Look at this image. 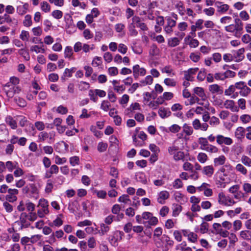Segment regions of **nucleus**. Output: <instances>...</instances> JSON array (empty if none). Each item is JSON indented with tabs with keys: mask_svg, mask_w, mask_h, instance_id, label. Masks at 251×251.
Wrapping results in <instances>:
<instances>
[{
	"mask_svg": "<svg viewBox=\"0 0 251 251\" xmlns=\"http://www.w3.org/2000/svg\"><path fill=\"white\" fill-rule=\"evenodd\" d=\"M41 8L42 11L47 13L50 11V6L47 1H43L41 3Z\"/></svg>",
	"mask_w": 251,
	"mask_h": 251,
	"instance_id": "nucleus-43",
	"label": "nucleus"
},
{
	"mask_svg": "<svg viewBox=\"0 0 251 251\" xmlns=\"http://www.w3.org/2000/svg\"><path fill=\"white\" fill-rule=\"evenodd\" d=\"M208 90L212 94L221 95L223 93V89L217 84L210 85Z\"/></svg>",
	"mask_w": 251,
	"mask_h": 251,
	"instance_id": "nucleus-13",
	"label": "nucleus"
},
{
	"mask_svg": "<svg viewBox=\"0 0 251 251\" xmlns=\"http://www.w3.org/2000/svg\"><path fill=\"white\" fill-rule=\"evenodd\" d=\"M176 8L177 9L178 13L181 16H183L185 14V10L183 2L179 1L175 5Z\"/></svg>",
	"mask_w": 251,
	"mask_h": 251,
	"instance_id": "nucleus-24",
	"label": "nucleus"
},
{
	"mask_svg": "<svg viewBox=\"0 0 251 251\" xmlns=\"http://www.w3.org/2000/svg\"><path fill=\"white\" fill-rule=\"evenodd\" d=\"M107 146L106 143L100 142L98 145V150L100 152H104L106 150Z\"/></svg>",
	"mask_w": 251,
	"mask_h": 251,
	"instance_id": "nucleus-58",
	"label": "nucleus"
},
{
	"mask_svg": "<svg viewBox=\"0 0 251 251\" xmlns=\"http://www.w3.org/2000/svg\"><path fill=\"white\" fill-rule=\"evenodd\" d=\"M215 9L211 7L203 9V12L205 15L208 16H213L215 13Z\"/></svg>",
	"mask_w": 251,
	"mask_h": 251,
	"instance_id": "nucleus-63",
	"label": "nucleus"
},
{
	"mask_svg": "<svg viewBox=\"0 0 251 251\" xmlns=\"http://www.w3.org/2000/svg\"><path fill=\"white\" fill-rule=\"evenodd\" d=\"M204 151L210 153H217L219 149L216 146L209 144L206 148L204 149Z\"/></svg>",
	"mask_w": 251,
	"mask_h": 251,
	"instance_id": "nucleus-34",
	"label": "nucleus"
},
{
	"mask_svg": "<svg viewBox=\"0 0 251 251\" xmlns=\"http://www.w3.org/2000/svg\"><path fill=\"white\" fill-rule=\"evenodd\" d=\"M30 51L38 53L41 52L44 53L45 50L44 49H42L37 45H34L30 47Z\"/></svg>",
	"mask_w": 251,
	"mask_h": 251,
	"instance_id": "nucleus-47",
	"label": "nucleus"
},
{
	"mask_svg": "<svg viewBox=\"0 0 251 251\" xmlns=\"http://www.w3.org/2000/svg\"><path fill=\"white\" fill-rule=\"evenodd\" d=\"M73 54V51L72 47L70 46L66 47L64 50V57L71 59Z\"/></svg>",
	"mask_w": 251,
	"mask_h": 251,
	"instance_id": "nucleus-36",
	"label": "nucleus"
},
{
	"mask_svg": "<svg viewBox=\"0 0 251 251\" xmlns=\"http://www.w3.org/2000/svg\"><path fill=\"white\" fill-rule=\"evenodd\" d=\"M246 130L244 127L239 126L237 128L236 131L235 132V136L238 138L240 139L244 137V135L246 133Z\"/></svg>",
	"mask_w": 251,
	"mask_h": 251,
	"instance_id": "nucleus-22",
	"label": "nucleus"
},
{
	"mask_svg": "<svg viewBox=\"0 0 251 251\" xmlns=\"http://www.w3.org/2000/svg\"><path fill=\"white\" fill-rule=\"evenodd\" d=\"M194 92L195 94L201 98L202 99H204L206 97L204 90L201 87H196L194 89Z\"/></svg>",
	"mask_w": 251,
	"mask_h": 251,
	"instance_id": "nucleus-25",
	"label": "nucleus"
},
{
	"mask_svg": "<svg viewBox=\"0 0 251 251\" xmlns=\"http://www.w3.org/2000/svg\"><path fill=\"white\" fill-rule=\"evenodd\" d=\"M95 112L92 111L90 112L89 113H88V111L86 109H83L82 110V113L80 115L79 117L81 119H84V118H88L90 117L92 114H94Z\"/></svg>",
	"mask_w": 251,
	"mask_h": 251,
	"instance_id": "nucleus-42",
	"label": "nucleus"
},
{
	"mask_svg": "<svg viewBox=\"0 0 251 251\" xmlns=\"http://www.w3.org/2000/svg\"><path fill=\"white\" fill-rule=\"evenodd\" d=\"M185 34L181 33L179 35V38L173 37L168 39V45L169 47L173 48L178 46L180 42V41L182 39Z\"/></svg>",
	"mask_w": 251,
	"mask_h": 251,
	"instance_id": "nucleus-9",
	"label": "nucleus"
},
{
	"mask_svg": "<svg viewBox=\"0 0 251 251\" xmlns=\"http://www.w3.org/2000/svg\"><path fill=\"white\" fill-rule=\"evenodd\" d=\"M242 187L245 192L244 194H249L251 193V184L248 182L244 183Z\"/></svg>",
	"mask_w": 251,
	"mask_h": 251,
	"instance_id": "nucleus-46",
	"label": "nucleus"
},
{
	"mask_svg": "<svg viewBox=\"0 0 251 251\" xmlns=\"http://www.w3.org/2000/svg\"><path fill=\"white\" fill-rule=\"evenodd\" d=\"M30 37L29 33L26 30H22L20 35V38L23 41H28Z\"/></svg>",
	"mask_w": 251,
	"mask_h": 251,
	"instance_id": "nucleus-33",
	"label": "nucleus"
},
{
	"mask_svg": "<svg viewBox=\"0 0 251 251\" xmlns=\"http://www.w3.org/2000/svg\"><path fill=\"white\" fill-rule=\"evenodd\" d=\"M146 73V70L144 68L140 67L139 65H136L133 67V74L135 78H137L139 75L144 76Z\"/></svg>",
	"mask_w": 251,
	"mask_h": 251,
	"instance_id": "nucleus-11",
	"label": "nucleus"
},
{
	"mask_svg": "<svg viewBox=\"0 0 251 251\" xmlns=\"http://www.w3.org/2000/svg\"><path fill=\"white\" fill-rule=\"evenodd\" d=\"M237 171L240 172L243 175H246L247 174V169L241 164H238L235 167Z\"/></svg>",
	"mask_w": 251,
	"mask_h": 251,
	"instance_id": "nucleus-37",
	"label": "nucleus"
},
{
	"mask_svg": "<svg viewBox=\"0 0 251 251\" xmlns=\"http://www.w3.org/2000/svg\"><path fill=\"white\" fill-rule=\"evenodd\" d=\"M182 210V206L179 204H176L173 211V216L176 217L180 213Z\"/></svg>",
	"mask_w": 251,
	"mask_h": 251,
	"instance_id": "nucleus-53",
	"label": "nucleus"
},
{
	"mask_svg": "<svg viewBox=\"0 0 251 251\" xmlns=\"http://www.w3.org/2000/svg\"><path fill=\"white\" fill-rule=\"evenodd\" d=\"M53 183L50 180H48L45 188V192L47 193H50L53 189Z\"/></svg>",
	"mask_w": 251,
	"mask_h": 251,
	"instance_id": "nucleus-64",
	"label": "nucleus"
},
{
	"mask_svg": "<svg viewBox=\"0 0 251 251\" xmlns=\"http://www.w3.org/2000/svg\"><path fill=\"white\" fill-rule=\"evenodd\" d=\"M218 201L220 204L226 206H229L235 203L234 200L229 197L226 196L223 192L219 193Z\"/></svg>",
	"mask_w": 251,
	"mask_h": 251,
	"instance_id": "nucleus-4",
	"label": "nucleus"
},
{
	"mask_svg": "<svg viewBox=\"0 0 251 251\" xmlns=\"http://www.w3.org/2000/svg\"><path fill=\"white\" fill-rule=\"evenodd\" d=\"M229 112L227 110H222L219 114V116L222 120L226 119L229 116Z\"/></svg>",
	"mask_w": 251,
	"mask_h": 251,
	"instance_id": "nucleus-60",
	"label": "nucleus"
},
{
	"mask_svg": "<svg viewBox=\"0 0 251 251\" xmlns=\"http://www.w3.org/2000/svg\"><path fill=\"white\" fill-rule=\"evenodd\" d=\"M6 123L10 126L12 129L16 128L17 126V123L15 120L11 116H8L6 118Z\"/></svg>",
	"mask_w": 251,
	"mask_h": 251,
	"instance_id": "nucleus-27",
	"label": "nucleus"
},
{
	"mask_svg": "<svg viewBox=\"0 0 251 251\" xmlns=\"http://www.w3.org/2000/svg\"><path fill=\"white\" fill-rule=\"evenodd\" d=\"M158 114L162 118H165L169 117L171 112L169 109L161 107L158 110Z\"/></svg>",
	"mask_w": 251,
	"mask_h": 251,
	"instance_id": "nucleus-19",
	"label": "nucleus"
},
{
	"mask_svg": "<svg viewBox=\"0 0 251 251\" xmlns=\"http://www.w3.org/2000/svg\"><path fill=\"white\" fill-rule=\"evenodd\" d=\"M127 49H128L127 46L124 44L121 43L118 45V51L123 54H125L126 53Z\"/></svg>",
	"mask_w": 251,
	"mask_h": 251,
	"instance_id": "nucleus-52",
	"label": "nucleus"
},
{
	"mask_svg": "<svg viewBox=\"0 0 251 251\" xmlns=\"http://www.w3.org/2000/svg\"><path fill=\"white\" fill-rule=\"evenodd\" d=\"M182 132L185 134L186 136H190L193 133L192 127L187 124H184L182 126Z\"/></svg>",
	"mask_w": 251,
	"mask_h": 251,
	"instance_id": "nucleus-20",
	"label": "nucleus"
},
{
	"mask_svg": "<svg viewBox=\"0 0 251 251\" xmlns=\"http://www.w3.org/2000/svg\"><path fill=\"white\" fill-rule=\"evenodd\" d=\"M224 106L226 108L229 109L233 112H238L239 110V107L235 105V102L233 100H226L224 103Z\"/></svg>",
	"mask_w": 251,
	"mask_h": 251,
	"instance_id": "nucleus-12",
	"label": "nucleus"
},
{
	"mask_svg": "<svg viewBox=\"0 0 251 251\" xmlns=\"http://www.w3.org/2000/svg\"><path fill=\"white\" fill-rule=\"evenodd\" d=\"M208 157L206 153L203 152H200L198 154L197 156L198 160L201 163H204L207 160Z\"/></svg>",
	"mask_w": 251,
	"mask_h": 251,
	"instance_id": "nucleus-35",
	"label": "nucleus"
},
{
	"mask_svg": "<svg viewBox=\"0 0 251 251\" xmlns=\"http://www.w3.org/2000/svg\"><path fill=\"white\" fill-rule=\"evenodd\" d=\"M198 142L200 145V149L203 151L204 149L206 148L209 144L207 138L204 137H200Z\"/></svg>",
	"mask_w": 251,
	"mask_h": 251,
	"instance_id": "nucleus-21",
	"label": "nucleus"
},
{
	"mask_svg": "<svg viewBox=\"0 0 251 251\" xmlns=\"http://www.w3.org/2000/svg\"><path fill=\"white\" fill-rule=\"evenodd\" d=\"M173 155H174L173 158L176 161L180 160L184 158V153L181 151H178Z\"/></svg>",
	"mask_w": 251,
	"mask_h": 251,
	"instance_id": "nucleus-40",
	"label": "nucleus"
},
{
	"mask_svg": "<svg viewBox=\"0 0 251 251\" xmlns=\"http://www.w3.org/2000/svg\"><path fill=\"white\" fill-rule=\"evenodd\" d=\"M137 180L142 183L146 184L147 183V180L144 173H139L137 175Z\"/></svg>",
	"mask_w": 251,
	"mask_h": 251,
	"instance_id": "nucleus-49",
	"label": "nucleus"
},
{
	"mask_svg": "<svg viewBox=\"0 0 251 251\" xmlns=\"http://www.w3.org/2000/svg\"><path fill=\"white\" fill-rule=\"evenodd\" d=\"M216 142L219 145L225 144L226 146H230L233 143L232 139L228 137H226L222 134H217Z\"/></svg>",
	"mask_w": 251,
	"mask_h": 251,
	"instance_id": "nucleus-5",
	"label": "nucleus"
},
{
	"mask_svg": "<svg viewBox=\"0 0 251 251\" xmlns=\"http://www.w3.org/2000/svg\"><path fill=\"white\" fill-rule=\"evenodd\" d=\"M8 193L5 197L6 201L9 202H14L17 199L16 195L18 194L19 191L16 189H9L7 190Z\"/></svg>",
	"mask_w": 251,
	"mask_h": 251,
	"instance_id": "nucleus-10",
	"label": "nucleus"
},
{
	"mask_svg": "<svg viewBox=\"0 0 251 251\" xmlns=\"http://www.w3.org/2000/svg\"><path fill=\"white\" fill-rule=\"evenodd\" d=\"M173 186L176 189H179L182 187L183 183L180 179L177 178L173 182Z\"/></svg>",
	"mask_w": 251,
	"mask_h": 251,
	"instance_id": "nucleus-54",
	"label": "nucleus"
},
{
	"mask_svg": "<svg viewBox=\"0 0 251 251\" xmlns=\"http://www.w3.org/2000/svg\"><path fill=\"white\" fill-rule=\"evenodd\" d=\"M153 80V78L151 75H148L145 79L140 80V86H144L147 85H151L152 83Z\"/></svg>",
	"mask_w": 251,
	"mask_h": 251,
	"instance_id": "nucleus-23",
	"label": "nucleus"
},
{
	"mask_svg": "<svg viewBox=\"0 0 251 251\" xmlns=\"http://www.w3.org/2000/svg\"><path fill=\"white\" fill-rule=\"evenodd\" d=\"M118 201L120 202H124L125 203H127L128 202H130L131 201L129 199V196L127 195H123L119 198Z\"/></svg>",
	"mask_w": 251,
	"mask_h": 251,
	"instance_id": "nucleus-55",
	"label": "nucleus"
},
{
	"mask_svg": "<svg viewBox=\"0 0 251 251\" xmlns=\"http://www.w3.org/2000/svg\"><path fill=\"white\" fill-rule=\"evenodd\" d=\"M52 16L56 19H60L62 17L63 13L61 11L56 10L52 12Z\"/></svg>",
	"mask_w": 251,
	"mask_h": 251,
	"instance_id": "nucleus-62",
	"label": "nucleus"
},
{
	"mask_svg": "<svg viewBox=\"0 0 251 251\" xmlns=\"http://www.w3.org/2000/svg\"><path fill=\"white\" fill-rule=\"evenodd\" d=\"M226 161V157L224 155L219 156L214 159V163L215 166L222 165Z\"/></svg>",
	"mask_w": 251,
	"mask_h": 251,
	"instance_id": "nucleus-28",
	"label": "nucleus"
},
{
	"mask_svg": "<svg viewBox=\"0 0 251 251\" xmlns=\"http://www.w3.org/2000/svg\"><path fill=\"white\" fill-rule=\"evenodd\" d=\"M244 52L245 49L243 48H241L237 50L233 51L232 52L233 54L234 60L236 62H239L242 61L245 57L244 54Z\"/></svg>",
	"mask_w": 251,
	"mask_h": 251,
	"instance_id": "nucleus-8",
	"label": "nucleus"
},
{
	"mask_svg": "<svg viewBox=\"0 0 251 251\" xmlns=\"http://www.w3.org/2000/svg\"><path fill=\"white\" fill-rule=\"evenodd\" d=\"M164 83L168 86L175 87L176 86V82L173 78H166L164 80Z\"/></svg>",
	"mask_w": 251,
	"mask_h": 251,
	"instance_id": "nucleus-38",
	"label": "nucleus"
},
{
	"mask_svg": "<svg viewBox=\"0 0 251 251\" xmlns=\"http://www.w3.org/2000/svg\"><path fill=\"white\" fill-rule=\"evenodd\" d=\"M169 193L167 191H162L158 194L157 201L160 204H164L165 201L169 198Z\"/></svg>",
	"mask_w": 251,
	"mask_h": 251,
	"instance_id": "nucleus-15",
	"label": "nucleus"
},
{
	"mask_svg": "<svg viewBox=\"0 0 251 251\" xmlns=\"http://www.w3.org/2000/svg\"><path fill=\"white\" fill-rule=\"evenodd\" d=\"M214 169L212 165L204 166L202 170V174L208 177H211L214 174Z\"/></svg>",
	"mask_w": 251,
	"mask_h": 251,
	"instance_id": "nucleus-16",
	"label": "nucleus"
},
{
	"mask_svg": "<svg viewBox=\"0 0 251 251\" xmlns=\"http://www.w3.org/2000/svg\"><path fill=\"white\" fill-rule=\"evenodd\" d=\"M49 137L50 139H51V137H50V134L45 131L41 132L38 135V140L40 142H44Z\"/></svg>",
	"mask_w": 251,
	"mask_h": 251,
	"instance_id": "nucleus-29",
	"label": "nucleus"
},
{
	"mask_svg": "<svg viewBox=\"0 0 251 251\" xmlns=\"http://www.w3.org/2000/svg\"><path fill=\"white\" fill-rule=\"evenodd\" d=\"M233 26L236 34H241V31L243 29V23L240 19L237 18L234 19Z\"/></svg>",
	"mask_w": 251,
	"mask_h": 251,
	"instance_id": "nucleus-14",
	"label": "nucleus"
},
{
	"mask_svg": "<svg viewBox=\"0 0 251 251\" xmlns=\"http://www.w3.org/2000/svg\"><path fill=\"white\" fill-rule=\"evenodd\" d=\"M2 91L8 98H11L14 97L15 94L19 93L21 89L19 87L14 86L10 83H7L3 85Z\"/></svg>",
	"mask_w": 251,
	"mask_h": 251,
	"instance_id": "nucleus-1",
	"label": "nucleus"
},
{
	"mask_svg": "<svg viewBox=\"0 0 251 251\" xmlns=\"http://www.w3.org/2000/svg\"><path fill=\"white\" fill-rule=\"evenodd\" d=\"M110 227L105 225L104 223H101L100 224V230H99V233L100 235H104L109 231Z\"/></svg>",
	"mask_w": 251,
	"mask_h": 251,
	"instance_id": "nucleus-26",
	"label": "nucleus"
},
{
	"mask_svg": "<svg viewBox=\"0 0 251 251\" xmlns=\"http://www.w3.org/2000/svg\"><path fill=\"white\" fill-rule=\"evenodd\" d=\"M241 162L246 166L251 167V158L246 155H243L241 158Z\"/></svg>",
	"mask_w": 251,
	"mask_h": 251,
	"instance_id": "nucleus-31",
	"label": "nucleus"
},
{
	"mask_svg": "<svg viewBox=\"0 0 251 251\" xmlns=\"http://www.w3.org/2000/svg\"><path fill=\"white\" fill-rule=\"evenodd\" d=\"M18 52L25 60L28 61L29 60L30 56L27 50L24 49H22L19 50Z\"/></svg>",
	"mask_w": 251,
	"mask_h": 251,
	"instance_id": "nucleus-39",
	"label": "nucleus"
},
{
	"mask_svg": "<svg viewBox=\"0 0 251 251\" xmlns=\"http://www.w3.org/2000/svg\"><path fill=\"white\" fill-rule=\"evenodd\" d=\"M111 105L107 100H103L101 103L100 108L104 111H107Z\"/></svg>",
	"mask_w": 251,
	"mask_h": 251,
	"instance_id": "nucleus-51",
	"label": "nucleus"
},
{
	"mask_svg": "<svg viewBox=\"0 0 251 251\" xmlns=\"http://www.w3.org/2000/svg\"><path fill=\"white\" fill-rule=\"evenodd\" d=\"M129 34L131 36H137L138 32L137 30L135 29V26L134 25H132V24H130L129 25Z\"/></svg>",
	"mask_w": 251,
	"mask_h": 251,
	"instance_id": "nucleus-50",
	"label": "nucleus"
},
{
	"mask_svg": "<svg viewBox=\"0 0 251 251\" xmlns=\"http://www.w3.org/2000/svg\"><path fill=\"white\" fill-rule=\"evenodd\" d=\"M215 6L217 9V12L219 14H224L229 9V6L227 4L224 3L222 1H216L215 3Z\"/></svg>",
	"mask_w": 251,
	"mask_h": 251,
	"instance_id": "nucleus-6",
	"label": "nucleus"
},
{
	"mask_svg": "<svg viewBox=\"0 0 251 251\" xmlns=\"http://www.w3.org/2000/svg\"><path fill=\"white\" fill-rule=\"evenodd\" d=\"M26 210L30 212H33L35 210V204L30 201H28L25 204Z\"/></svg>",
	"mask_w": 251,
	"mask_h": 251,
	"instance_id": "nucleus-61",
	"label": "nucleus"
},
{
	"mask_svg": "<svg viewBox=\"0 0 251 251\" xmlns=\"http://www.w3.org/2000/svg\"><path fill=\"white\" fill-rule=\"evenodd\" d=\"M219 119L215 116H212L210 118L209 120V124L212 126H215L220 124Z\"/></svg>",
	"mask_w": 251,
	"mask_h": 251,
	"instance_id": "nucleus-48",
	"label": "nucleus"
},
{
	"mask_svg": "<svg viewBox=\"0 0 251 251\" xmlns=\"http://www.w3.org/2000/svg\"><path fill=\"white\" fill-rule=\"evenodd\" d=\"M182 143H181L180 141L178 139H176L172 146L169 147L168 151V152L170 155H173L176 152L181 149V147H182Z\"/></svg>",
	"mask_w": 251,
	"mask_h": 251,
	"instance_id": "nucleus-7",
	"label": "nucleus"
},
{
	"mask_svg": "<svg viewBox=\"0 0 251 251\" xmlns=\"http://www.w3.org/2000/svg\"><path fill=\"white\" fill-rule=\"evenodd\" d=\"M240 119L243 123L247 124L251 121V117L248 114H244L240 116Z\"/></svg>",
	"mask_w": 251,
	"mask_h": 251,
	"instance_id": "nucleus-57",
	"label": "nucleus"
},
{
	"mask_svg": "<svg viewBox=\"0 0 251 251\" xmlns=\"http://www.w3.org/2000/svg\"><path fill=\"white\" fill-rule=\"evenodd\" d=\"M181 127L177 124H173L168 127V131L173 133H178L181 130Z\"/></svg>",
	"mask_w": 251,
	"mask_h": 251,
	"instance_id": "nucleus-30",
	"label": "nucleus"
},
{
	"mask_svg": "<svg viewBox=\"0 0 251 251\" xmlns=\"http://www.w3.org/2000/svg\"><path fill=\"white\" fill-rule=\"evenodd\" d=\"M249 232V231L247 230L241 231L240 232V237L243 240H250V237L248 234Z\"/></svg>",
	"mask_w": 251,
	"mask_h": 251,
	"instance_id": "nucleus-56",
	"label": "nucleus"
},
{
	"mask_svg": "<svg viewBox=\"0 0 251 251\" xmlns=\"http://www.w3.org/2000/svg\"><path fill=\"white\" fill-rule=\"evenodd\" d=\"M124 236V233L123 231L116 230L109 236V240L112 246L116 247L118 245V242L121 241Z\"/></svg>",
	"mask_w": 251,
	"mask_h": 251,
	"instance_id": "nucleus-3",
	"label": "nucleus"
},
{
	"mask_svg": "<svg viewBox=\"0 0 251 251\" xmlns=\"http://www.w3.org/2000/svg\"><path fill=\"white\" fill-rule=\"evenodd\" d=\"M31 193L33 195V197L35 199L38 198L39 190L36 186L34 184L30 185Z\"/></svg>",
	"mask_w": 251,
	"mask_h": 251,
	"instance_id": "nucleus-41",
	"label": "nucleus"
},
{
	"mask_svg": "<svg viewBox=\"0 0 251 251\" xmlns=\"http://www.w3.org/2000/svg\"><path fill=\"white\" fill-rule=\"evenodd\" d=\"M75 68H72L71 69L66 68L65 70V71L63 74L64 76L70 77L72 76L73 73H74L75 72Z\"/></svg>",
	"mask_w": 251,
	"mask_h": 251,
	"instance_id": "nucleus-59",
	"label": "nucleus"
},
{
	"mask_svg": "<svg viewBox=\"0 0 251 251\" xmlns=\"http://www.w3.org/2000/svg\"><path fill=\"white\" fill-rule=\"evenodd\" d=\"M5 169L7 168L9 172H12L14 169H15L18 166V163L17 162H12L8 161L5 164Z\"/></svg>",
	"mask_w": 251,
	"mask_h": 251,
	"instance_id": "nucleus-18",
	"label": "nucleus"
},
{
	"mask_svg": "<svg viewBox=\"0 0 251 251\" xmlns=\"http://www.w3.org/2000/svg\"><path fill=\"white\" fill-rule=\"evenodd\" d=\"M70 163L73 166L79 164V158L77 156H72L70 158Z\"/></svg>",
	"mask_w": 251,
	"mask_h": 251,
	"instance_id": "nucleus-45",
	"label": "nucleus"
},
{
	"mask_svg": "<svg viewBox=\"0 0 251 251\" xmlns=\"http://www.w3.org/2000/svg\"><path fill=\"white\" fill-rule=\"evenodd\" d=\"M29 5L27 3H25L23 5H19L17 7L18 13L21 15L25 14L28 9Z\"/></svg>",
	"mask_w": 251,
	"mask_h": 251,
	"instance_id": "nucleus-17",
	"label": "nucleus"
},
{
	"mask_svg": "<svg viewBox=\"0 0 251 251\" xmlns=\"http://www.w3.org/2000/svg\"><path fill=\"white\" fill-rule=\"evenodd\" d=\"M37 206H40L41 208L37 211L38 216L40 218H44L46 215L49 214V204L47 200L41 199L39 201V203Z\"/></svg>",
	"mask_w": 251,
	"mask_h": 251,
	"instance_id": "nucleus-2",
	"label": "nucleus"
},
{
	"mask_svg": "<svg viewBox=\"0 0 251 251\" xmlns=\"http://www.w3.org/2000/svg\"><path fill=\"white\" fill-rule=\"evenodd\" d=\"M251 89L246 85L240 91L239 94L241 96L247 97L251 93Z\"/></svg>",
	"mask_w": 251,
	"mask_h": 251,
	"instance_id": "nucleus-44",
	"label": "nucleus"
},
{
	"mask_svg": "<svg viewBox=\"0 0 251 251\" xmlns=\"http://www.w3.org/2000/svg\"><path fill=\"white\" fill-rule=\"evenodd\" d=\"M32 24L31 20V16L30 15H26L25 17V19L23 21V25L25 26L29 27Z\"/></svg>",
	"mask_w": 251,
	"mask_h": 251,
	"instance_id": "nucleus-32",
	"label": "nucleus"
}]
</instances>
